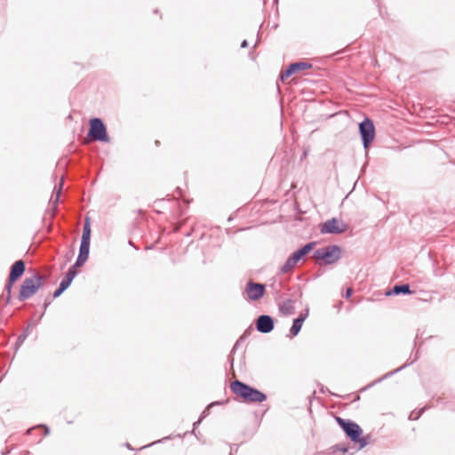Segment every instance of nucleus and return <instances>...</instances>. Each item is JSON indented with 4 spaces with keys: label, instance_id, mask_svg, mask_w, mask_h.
<instances>
[{
    "label": "nucleus",
    "instance_id": "obj_1",
    "mask_svg": "<svg viewBox=\"0 0 455 455\" xmlns=\"http://www.w3.org/2000/svg\"><path fill=\"white\" fill-rule=\"evenodd\" d=\"M229 388L241 402L245 403H259L267 399L265 393L238 379L232 381Z\"/></svg>",
    "mask_w": 455,
    "mask_h": 455
},
{
    "label": "nucleus",
    "instance_id": "obj_2",
    "mask_svg": "<svg viewBox=\"0 0 455 455\" xmlns=\"http://www.w3.org/2000/svg\"><path fill=\"white\" fill-rule=\"evenodd\" d=\"M335 419L346 436L352 443L358 444L359 449H363L369 444L371 436L369 435L363 436V429L356 422L340 417H336Z\"/></svg>",
    "mask_w": 455,
    "mask_h": 455
},
{
    "label": "nucleus",
    "instance_id": "obj_3",
    "mask_svg": "<svg viewBox=\"0 0 455 455\" xmlns=\"http://www.w3.org/2000/svg\"><path fill=\"white\" fill-rule=\"evenodd\" d=\"M44 282L45 278L38 273L26 277L20 287L18 299L22 302L30 299L43 287Z\"/></svg>",
    "mask_w": 455,
    "mask_h": 455
},
{
    "label": "nucleus",
    "instance_id": "obj_4",
    "mask_svg": "<svg viewBox=\"0 0 455 455\" xmlns=\"http://www.w3.org/2000/svg\"><path fill=\"white\" fill-rule=\"evenodd\" d=\"M313 256L320 265H332L341 259L342 248L337 244L326 245L315 250Z\"/></svg>",
    "mask_w": 455,
    "mask_h": 455
},
{
    "label": "nucleus",
    "instance_id": "obj_5",
    "mask_svg": "<svg viewBox=\"0 0 455 455\" xmlns=\"http://www.w3.org/2000/svg\"><path fill=\"white\" fill-rule=\"evenodd\" d=\"M358 132L363 149L365 150V154L367 156L368 151L376 137V129L373 121L370 117H364L363 121L358 124Z\"/></svg>",
    "mask_w": 455,
    "mask_h": 455
},
{
    "label": "nucleus",
    "instance_id": "obj_6",
    "mask_svg": "<svg viewBox=\"0 0 455 455\" xmlns=\"http://www.w3.org/2000/svg\"><path fill=\"white\" fill-rule=\"evenodd\" d=\"M87 137L98 142H110V137L108 133L107 126L103 120L100 117H92L89 120V130Z\"/></svg>",
    "mask_w": 455,
    "mask_h": 455
},
{
    "label": "nucleus",
    "instance_id": "obj_7",
    "mask_svg": "<svg viewBox=\"0 0 455 455\" xmlns=\"http://www.w3.org/2000/svg\"><path fill=\"white\" fill-rule=\"evenodd\" d=\"M315 242H309L293 251L280 267L283 274L292 271L297 263L305 258L315 246Z\"/></svg>",
    "mask_w": 455,
    "mask_h": 455
},
{
    "label": "nucleus",
    "instance_id": "obj_8",
    "mask_svg": "<svg viewBox=\"0 0 455 455\" xmlns=\"http://www.w3.org/2000/svg\"><path fill=\"white\" fill-rule=\"evenodd\" d=\"M349 228V225L333 217L323 222L320 226L321 234L339 235L343 234Z\"/></svg>",
    "mask_w": 455,
    "mask_h": 455
},
{
    "label": "nucleus",
    "instance_id": "obj_9",
    "mask_svg": "<svg viewBox=\"0 0 455 455\" xmlns=\"http://www.w3.org/2000/svg\"><path fill=\"white\" fill-rule=\"evenodd\" d=\"M311 68H312V64L308 61L299 60V61L291 62L286 67V68L284 70L281 71V73L279 75V80L281 82H284L287 78H289L293 74H296L299 71L308 69Z\"/></svg>",
    "mask_w": 455,
    "mask_h": 455
},
{
    "label": "nucleus",
    "instance_id": "obj_10",
    "mask_svg": "<svg viewBox=\"0 0 455 455\" xmlns=\"http://www.w3.org/2000/svg\"><path fill=\"white\" fill-rule=\"evenodd\" d=\"M275 319L269 315H259L255 320L254 324L256 330L262 333H270L275 328Z\"/></svg>",
    "mask_w": 455,
    "mask_h": 455
},
{
    "label": "nucleus",
    "instance_id": "obj_11",
    "mask_svg": "<svg viewBox=\"0 0 455 455\" xmlns=\"http://www.w3.org/2000/svg\"><path fill=\"white\" fill-rule=\"evenodd\" d=\"M247 297L251 301H257L264 297L266 293V285L261 283L248 281L245 287Z\"/></svg>",
    "mask_w": 455,
    "mask_h": 455
},
{
    "label": "nucleus",
    "instance_id": "obj_12",
    "mask_svg": "<svg viewBox=\"0 0 455 455\" xmlns=\"http://www.w3.org/2000/svg\"><path fill=\"white\" fill-rule=\"evenodd\" d=\"M419 358V352H417L413 357V359H411V361H408L407 363H405L404 364H403L401 367L394 370V371H391L386 374H384L382 377H380L379 379H375L374 381L371 382L370 384H368L365 387H363V389H361V391H364L370 387H372L373 386H375L376 384L378 383H380L381 381L388 379L389 377L398 373L399 371H403V369L407 368L408 366L413 364L416 361H418V359Z\"/></svg>",
    "mask_w": 455,
    "mask_h": 455
},
{
    "label": "nucleus",
    "instance_id": "obj_13",
    "mask_svg": "<svg viewBox=\"0 0 455 455\" xmlns=\"http://www.w3.org/2000/svg\"><path fill=\"white\" fill-rule=\"evenodd\" d=\"M415 291L411 290L408 283H399L395 284L391 289L386 291V296L411 295Z\"/></svg>",
    "mask_w": 455,
    "mask_h": 455
},
{
    "label": "nucleus",
    "instance_id": "obj_14",
    "mask_svg": "<svg viewBox=\"0 0 455 455\" xmlns=\"http://www.w3.org/2000/svg\"><path fill=\"white\" fill-rule=\"evenodd\" d=\"M26 271V263L23 259L16 260L10 267L8 277L18 281Z\"/></svg>",
    "mask_w": 455,
    "mask_h": 455
},
{
    "label": "nucleus",
    "instance_id": "obj_15",
    "mask_svg": "<svg viewBox=\"0 0 455 455\" xmlns=\"http://www.w3.org/2000/svg\"><path fill=\"white\" fill-rule=\"evenodd\" d=\"M279 312L283 315H291L295 312V307L293 306V300L291 299H287L282 304L279 305Z\"/></svg>",
    "mask_w": 455,
    "mask_h": 455
},
{
    "label": "nucleus",
    "instance_id": "obj_16",
    "mask_svg": "<svg viewBox=\"0 0 455 455\" xmlns=\"http://www.w3.org/2000/svg\"><path fill=\"white\" fill-rule=\"evenodd\" d=\"M91 235H92L91 219H90V217H86L84 219V222L81 242L91 243Z\"/></svg>",
    "mask_w": 455,
    "mask_h": 455
},
{
    "label": "nucleus",
    "instance_id": "obj_17",
    "mask_svg": "<svg viewBox=\"0 0 455 455\" xmlns=\"http://www.w3.org/2000/svg\"><path fill=\"white\" fill-rule=\"evenodd\" d=\"M303 323L301 322V319H298L297 317L293 319L292 325L290 328L289 334L287 337L292 339L296 337L299 331H301Z\"/></svg>",
    "mask_w": 455,
    "mask_h": 455
},
{
    "label": "nucleus",
    "instance_id": "obj_18",
    "mask_svg": "<svg viewBox=\"0 0 455 455\" xmlns=\"http://www.w3.org/2000/svg\"><path fill=\"white\" fill-rule=\"evenodd\" d=\"M90 245H91V243L81 242L80 247H79L78 257L88 260L89 254H90Z\"/></svg>",
    "mask_w": 455,
    "mask_h": 455
},
{
    "label": "nucleus",
    "instance_id": "obj_19",
    "mask_svg": "<svg viewBox=\"0 0 455 455\" xmlns=\"http://www.w3.org/2000/svg\"><path fill=\"white\" fill-rule=\"evenodd\" d=\"M228 403V399L222 400V401H215V402L209 403L208 406L201 413V416L199 419H202V420H203L204 418H206L210 413V411H209L210 408H212L213 406H217V405H224Z\"/></svg>",
    "mask_w": 455,
    "mask_h": 455
},
{
    "label": "nucleus",
    "instance_id": "obj_20",
    "mask_svg": "<svg viewBox=\"0 0 455 455\" xmlns=\"http://www.w3.org/2000/svg\"><path fill=\"white\" fill-rule=\"evenodd\" d=\"M170 204V200L158 199L154 202V210L157 213H161L162 212L159 210L161 208H166L167 205Z\"/></svg>",
    "mask_w": 455,
    "mask_h": 455
},
{
    "label": "nucleus",
    "instance_id": "obj_21",
    "mask_svg": "<svg viewBox=\"0 0 455 455\" xmlns=\"http://www.w3.org/2000/svg\"><path fill=\"white\" fill-rule=\"evenodd\" d=\"M427 408L425 406V407H422L420 408L419 410L418 411H412L410 415H409V419L410 420H418L420 416L426 411Z\"/></svg>",
    "mask_w": 455,
    "mask_h": 455
},
{
    "label": "nucleus",
    "instance_id": "obj_22",
    "mask_svg": "<svg viewBox=\"0 0 455 455\" xmlns=\"http://www.w3.org/2000/svg\"><path fill=\"white\" fill-rule=\"evenodd\" d=\"M35 428H43L44 436H46L50 434V427L45 424H39L35 427H32L26 431V434L29 435Z\"/></svg>",
    "mask_w": 455,
    "mask_h": 455
},
{
    "label": "nucleus",
    "instance_id": "obj_23",
    "mask_svg": "<svg viewBox=\"0 0 455 455\" xmlns=\"http://www.w3.org/2000/svg\"><path fill=\"white\" fill-rule=\"evenodd\" d=\"M251 327H249L248 329H246L244 331V332L243 333V335L239 338V339L236 341L233 350L239 345L240 342H243L251 334Z\"/></svg>",
    "mask_w": 455,
    "mask_h": 455
},
{
    "label": "nucleus",
    "instance_id": "obj_24",
    "mask_svg": "<svg viewBox=\"0 0 455 455\" xmlns=\"http://www.w3.org/2000/svg\"><path fill=\"white\" fill-rule=\"evenodd\" d=\"M27 339V337L25 334H20L19 337L17 338V340L14 344V350L15 352H17L19 350V348L20 347V346L24 343V341Z\"/></svg>",
    "mask_w": 455,
    "mask_h": 455
},
{
    "label": "nucleus",
    "instance_id": "obj_25",
    "mask_svg": "<svg viewBox=\"0 0 455 455\" xmlns=\"http://www.w3.org/2000/svg\"><path fill=\"white\" fill-rule=\"evenodd\" d=\"M77 270L71 266L66 272L65 276L73 281L75 277L77 275Z\"/></svg>",
    "mask_w": 455,
    "mask_h": 455
},
{
    "label": "nucleus",
    "instance_id": "obj_26",
    "mask_svg": "<svg viewBox=\"0 0 455 455\" xmlns=\"http://www.w3.org/2000/svg\"><path fill=\"white\" fill-rule=\"evenodd\" d=\"M332 449H333V452L339 451H341L343 453L348 452V450H349L348 446L347 444H344V443H338V444L334 445L332 447Z\"/></svg>",
    "mask_w": 455,
    "mask_h": 455
},
{
    "label": "nucleus",
    "instance_id": "obj_27",
    "mask_svg": "<svg viewBox=\"0 0 455 455\" xmlns=\"http://www.w3.org/2000/svg\"><path fill=\"white\" fill-rule=\"evenodd\" d=\"M12 299V291H4L3 292L2 296L0 297V300L4 301V305H8L11 302Z\"/></svg>",
    "mask_w": 455,
    "mask_h": 455
},
{
    "label": "nucleus",
    "instance_id": "obj_28",
    "mask_svg": "<svg viewBox=\"0 0 455 455\" xmlns=\"http://www.w3.org/2000/svg\"><path fill=\"white\" fill-rule=\"evenodd\" d=\"M12 299V291H4L3 292L2 296L0 297V300L4 301V305H8L11 302Z\"/></svg>",
    "mask_w": 455,
    "mask_h": 455
},
{
    "label": "nucleus",
    "instance_id": "obj_29",
    "mask_svg": "<svg viewBox=\"0 0 455 455\" xmlns=\"http://www.w3.org/2000/svg\"><path fill=\"white\" fill-rule=\"evenodd\" d=\"M16 282H17L16 280L7 277L6 283L4 286V291H12V287Z\"/></svg>",
    "mask_w": 455,
    "mask_h": 455
},
{
    "label": "nucleus",
    "instance_id": "obj_30",
    "mask_svg": "<svg viewBox=\"0 0 455 455\" xmlns=\"http://www.w3.org/2000/svg\"><path fill=\"white\" fill-rule=\"evenodd\" d=\"M86 261H87V259L77 256V258H76L75 263L72 265V267L76 269L78 267H83L86 263Z\"/></svg>",
    "mask_w": 455,
    "mask_h": 455
},
{
    "label": "nucleus",
    "instance_id": "obj_31",
    "mask_svg": "<svg viewBox=\"0 0 455 455\" xmlns=\"http://www.w3.org/2000/svg\"><path fill=\"white\" fill-rule=\"evenodd\" d=\"M62 182L59 185V188L58 189H56V188H54V190L56 191V197H55V202H54V206L57 207L58 206V204H59V198L60 196V194L62 192Z\"/></svg>",
    "mask_w": 455,
    "mask_h": 455
},
{
    "label": "nucleus",
    "instance_id": "obj_32",
    "mask_svg": "<svg viewBox=\"0 0 455 455\" xmlns=\"http://www.w3.org/2000/svg\"><path fill=\"white\" fill-rule=\"evenodd\" d=\"M308 315H309V309L306 308L303 312H301L299 315V316L297 318L301 319V322L304 323V322L307 318Z\"/></svg>",
    "mask_w": 455,
    "mask_h": 455
},
{
    "label": "nucleus",
    "instance_id": "obj_33",
    "mask_svg": "<svg viewBox=\"0 0 455 455\" xmlns=\"http://www.w3.org/2000/svg\"><path fill=\"white\" fill-rule=\"evenodd\" d=\"M269 287L272 288L275 292H279V291L282 287V283L276 282L275 280L274 283L269 285Z\"/></svg>",
    "mask_w": 455,
    "mask_h": 455
},
{
    "label": "nucleus",
    "instance_id": "obj_34",
    "mask_svg": "<svg viewBox=\"0 0 455 455\" xmlns=\"http://www.w3.org/2000/svg\"><path fill=\"white\" fill-rule=\"evenodd\" d=\"M51 303H52V300L50 298H46L44 299V302L43 304L44 311H45L47 309V307L51 305ZM44 315V312H43V314L41 315L40 319L43 317Z\"/></svg>",
    "mask_w": 455,
    "mask_h": 455
},
{
    "label": "nucleus",
    "instance_id": "obj_35",
    "mask_svg": "<svg viewBox=\"0 0 455 455\" xmlns=\"http://www.w3.org/2000/svg\"><path fill=\"white\" fill-rule=\"evenodd\" d=\"M202 421V419H199L197 421L193 423V429L191 431V434L196 435V429L199 427Z\"/></svg>",
    "mask_w": 455,
    "mask_h": 455
},
{
    "label": "nucleus",
    "instance_id": "obj_36",
    "mask_svg": "<svg viewBox=\"0 0 455 455\" xmlns=\"http://www.w3.org/2000/svg\"><path fill=\"white\" fill-rule=\"evenodd\" d=\"M353 295V289L352 288H347L344 293V297L346 299H350Z\"/></svg>",
    "mask_w": 455,
    "mask_h": 455
},
{
    "label": "nucleus",
    "instance_id": "obj_37",
    "mask_svg": "<svg viewBox=\"0 0 455 455\" xmlns=\"http://www.w3.org/2000/svg\"><path fill=\"white\" fill-rule=\"evenodd\" d=\"M30 329H31V323H28V325L26 326V328L23 330L21 334H25L26 337L28 338V335L30 334Z\"/></svg>",
    "mask_w": 455,
    "mask_h": 455
},
{
    "label": "nucleus",
    "instance_id": "obj_38",
    "mask_svg": "<svg viewBox=\"0 0 455 455\" xmlns=\"http://www.w3.org/2000/svg\"><path fill=\"white\" fill-rule=\"evenodd\" d=\"M73 281H71L70 279H68V277L64 276L62 278V280L60 281L61 283H64L65 285H67L68 287H69L71 285Z\"/></svg>",
    "mask_w": 455,
    "mask_h": 455
},
{
    "label": "nucleus",
    "instance_id": "obj_39",
    "mask_svg": "<svg viewBox=\"0 0 455 455\" xmlns=\"http://www.w3.org/2000/svg\"><path fill=\"white\" fill-rule=\"evenodd\" d=\"M62 293H63V292H62L59 288H57V289L53 291V293L52 294V299H57V298H59Z\"/></svg>",
    "mask_w": 455,
    "mask_h": 455
},
{
    "label": "nucleus",
    "instance_id": "obj_40",
    "mask_svg": "<svg viewBox=\"0 0 455 455\" xmlns=\"http://www.w3.org/2000/svg\"><path fill=\"white\" fill-rule=\"evenodd\" d=\"M168 439H171V436H166V437H164L163 439H160V440H157L156 442H153L152 443L149 444V446H152L156 443H162L164 442V440H168Z\"/></svg>",
    "mask_w": 455,
    "mask_h": 455
},
{
    "label": "nucleus",
    "instance_id": "obj_41",
    "mask_svg": "<svg viewBox=\"0 0 455 455\" xmlns=\"http://www.w3.org/2000/svg\"><path fill=\"white\" fill-rule=\"evenodd\" d=\"M62 292H64L68 287L65 285L64 283H60L58 287Z\"/></svg>",
    "mask_w": 455,
    "mask_h": 455
},
{
    "label": "nucleus",
    "instance_id": "obj_42",
    "mask_svg": "<svg viewBox=\"0 0 455 455\" xmlns=\"http://www.w3.org/2000/svg\"><path fill=\"white\" fill-rule=\"evenodd\" d=\"M248 41L246 39L243 40L241 43V48H246L248 47Z\"/></svg>",
    "mask_w": 455,
    "mask_h": 455
},
{
    "label": "nucleus",
    "instance_id": "obj_43",
    "mask_svg": "<svg viewBox=\"0 0 455 455\" xmlns=\"http://www.w3.org/2000/svg\"><path fill=\"white\" fill-rule=\"evenodd\" d=\"M128 244H129L130 246L133 247L135 250H137V251L139 250V247H137V246L135 245V243H134L132 240H129V241H128Z\"/></svg>",
    "mask_w": 455,
    "mask_h": 455
},
{
    "label": "nucleus",
    "instance_id": "obj_44",
    "mask_svg": "<svg viewBox=\"0 0 455 455\" xmlns=\"http://www.w3.org/2000/svg\"><path fill=\"white\" fill-rule=\"evenodd\" d=\"M367 166V162L363 165L361 172H364Z\"/></svg>",
    "mask_w": 455,
    "mask_h": 455
},
{
    "label": "nucleus",
    "instance_id": "obj_45",
    "mask_svg": "<svg viewBox=\"0 0 455 455\" xmlns=\"http://www.w3.org/2000/svg\"><path fill=\"white\" fill-rule=\"evenodd\" d=\"M126 447L129 449V450H133L132 447L131 446V444L129 443H126Z\"/></svg>",
    "mask_w": 455,
    "mask_h": 455
},
{
    "label": "nucleus",
    "instance_id": "obj_46",
    "mask_svg": "<svg viewBox=\"0 0 455 455\" xmlns=\"http://www.w3.org/2000/svg\"><path fill=\"white\" fill-rule=\"evenodd\" d=\"M341 306H342V302H339V305H337V308H338V310H339V309H340Z\"/></svg>",
    "mask_w": 455,
    "mask_h": 455
},
{
    "label": "nucleus",
    "instance_id": "obj_47",
    "mask_svg": "<svg viewBox=\"0 0 455 455\" xmlns=\"http://www.w3.org/2000/svg\"><path fill=\"white\" fill-rule=\"evenodd\" d=\"M359 399H360V396L357 395H356V398H355V400H356V401H357V400H359Z\"/></svg>",
    "mask_w": 455,
    "mask_h": 455
},
{
    "label": "nucleus",
    "instance_id": "obj_48",
    "mask_svg": "<svg viewBox=\"0 0 455 455\" xmlns=\"http://www.w3.org/2000/svg\"><path fill=\"white\" fill-rule=\"evenodd\" d=\"M180 226H181V225H180L179 227H177V228H175V230H179V229L180 228Z\"/></svg>",
    "mask_w": 455,
    "mask_h": 455
}]
</instances>
